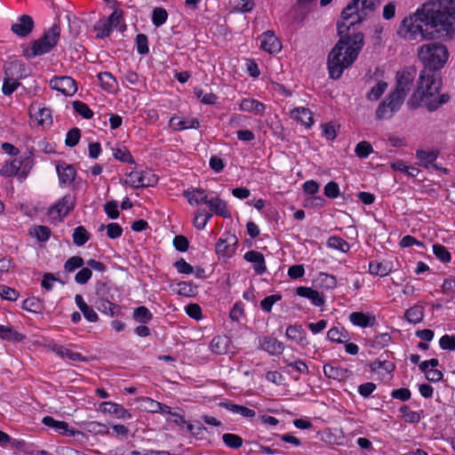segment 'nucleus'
Returning a JSON list of instances; mask_svg holds the SVG:
<instances>
[{
  "instance_id": "60",
  "label": "nucleus",
  "mask_w": 455,
  "mask_h": 455,
  "mask_svg": "<svg viewBox=\"0 0 455 455\" xmlns=\"http://www.w3.org/2000/svg\"><path fill=\"white\" fill-rule=\"evenodd\" d=\"M118 207V204H117V202L116 201H109V202H107L104 205V210H105V212L107 213V215L110 218V219H117L118 216H119V211L117 209Z\"/></svg>"
},
{
  "instance_id": "48",
  "label": "nucleus",
  "mask_w": 455,
  "mask_h": 455,
  "mask_svg": "<svg viewBox=\"0 0 455 455\" xmlns=\"http://www.w3.org/2000/svg\"><path fill=\"white\" fill-rule=\"evenodd\" d=\"M113 156L121 162L124 163H129V164H134V160L129 152L125 148H112Z\"/></svg>"
},
{
  "instance_id": "31",
  "label": "nucleus",
  "mask_w": 455,
  "mask_h": 455,
  "mask_svg": "<svg viewBox=\"0 0 455 455\" xmlns=\"http://www.w3.org/2000/svg\"><path fill=\"white\" fill-rule=\"evenodd\" d=\"M170 126L174 130H185L190 128H198L199 122L196 118L180 120L178 117H172L170 120Z\"/></svg>"
},
{
  "instance_id": "56",
  "label": "nucleus",
  "mask_w": 455,
  "mask_h": 455,
  "mask_svg": "<svg viewBox=\"0 0 455 455\" xmlns=\"http://www.w3.org/2000/svg\"><path fill=\"white\" fill-rule=\"evenodd\" d=\"M81 132L78 128H73L67 133L65 143L68 147H75L80 140Z\"/></svg>"
},
{
  "instance_id": "13",
  "label": "nucleus",
  "mask_w": 455,
  "mask_h": 455,
  "mask_svg": "<svg viewBox=\"0 0 455 455\" xmlns=\"http://www.w3.org/2000/svg\"><path fill=\"white\" fill-rule=\"evenodd\" d=\"M34 28V20L31 16L23 14L21 15L17 22L12 25V31L21 37L28 36Z\"/></svg>"
},
{
  "instance_id": "41",
  "label": "nucleus",
  "mask_w": 455,
  "mask_h": 455,
  "mask_svg": "<svg viewBox=\"0 0 455 455\" xmlns=\"http://www.w3.org/2000/svg\"><path fill=\"white\" fill-rule=\"evenodd\" d=\"M286 337L290 339H293L299 342H301L306 338L305 331L301 329L300 326L297 325H290L286 329Z\"/></svg>"
},
{
  "instance_id": "19",
  "label": "nucleus",
  "mask_w": 455,
  "mask_h": 455,
  "mask_svg": "<svg viewBox=\"0 0 455 455\" xmlns=\"http://www.w3.org/2000/svg\"><path fill=\"white\" fill-rule=\"evenodd\" d=\"M100 407L101 411L114 414L118 419H127L132 417L131 413L126 409L116 403L104 402L100 403Z\"/></svg>"
},
{
  "instance_id": "11",
  "label": "nucleus",
  "mask_w": 455,
  "mask_h": 455,
  "mask_svg": "<svg viewBox=\"0 0 455 455\" xmlns=\"http://www.w3.org/2000/svg\"><path fill=\"white\" fill-rule=\"evenodd\" d=\"M74 198L70 195H67L51 208L50 215L53 219L62 220L74 208Z\"/></svg>"
},
{
  "instance_id": "49",
  "label": "nucleus",
  "mask_w": 455,
  "mask_h": 455,
  "mask_svg": "<svg viewBox=\"0 0 455 455\" xmlns=\"http://www.w3.org/2000/svg\"><path fill=\"white\" fill-rule=\"evenodd\" d=\"M373 152L371 145L368 141L359 142L355 148V155L360 158H365Z\"/></svg>"
},
{
  "instance_id": "29",
  "label": "nucleus",
  "mask_w": 455,
  "mask_h": 455,
  "mask_svg": "<svg viewBox=\"0 0 455 455\" xmlns=\"http://www.w3.org/2000/svg\"><path fill=\"white\" fill-rule=\"evenodd\" d=\"M392 271V263L389 261H371L369 265V272L371 275L386 276Z\"/></svg>"
},
{
  "instance_id": "22",
  "label": "nucleus",
  "mask_w": 455,
  "mask_h": 455,
  "mask_svg": "<svg viewBox=\"0 0 455 455\" xmlns=\"http://www.w3.org/2000/svg\"><path fill=\"white\" fill-rule=\"evenodd\" d=\"M43 424L53 428L59 434L73 436L75 435V431L70 430L68 424L65 421L55 420L53 418L50 416H46L42 420Z\"/></svg>"
},
{
  "instance_id": "10",
  "label": "nucleus",
  "mask_w": 455,
  "mask_h": 455,
  "mask_svg": "<svg viewBox=\"0 0 455 455\" xmlns=\"http://www.w3.org/2000/svg\"><path fill=\"white\" fill-rule=\"evenodd\" d=\"M50 85L53 90L68 96L73 95L77 90L75 80L70 76L54 77L50 81Z\"/></svg>"
},
{
  "instance_id": "33",
  "label": "nucleus",
  "mask_w": 455,
  "mask_h": 455,
  "mask_svg": "<svg viewBox=\"0 0 455 455\" xmlns=\"http://www.w3.org/2000/svg\"><path fill=\"white\" fill-rule=\"evenodd\" d=\"M0 338L8 341H21L25 337L12 327L0 324Z\"/></svg>"
},
{
  "instance_id": "37",
  "label": "nucleus",
  "mask_w": 455,
  "mask_h": 455,
  "mask_svg": "<svg viewBox=\"0 0 455 455\" xmlns=\"http://www.w3.org/2000/svg\"><path fill=\"white\" fill-rule=\"evenodd\" d=\"M99 81L100 83L101 87L106 91H113L116 86V80L112 76V74L108 72L100 73L98 75Z\"/></svg>"
},
{
  "instance_id": "24",
  "label": "nucleus",
  "mask_w": 455,
  "mask_h": 455,
  "mask_svg": "<svg viewBox=\"0 0 455 455\" xmlns=\"http://www.w3.org/2000/svg\"><path fill=\"white\" fill-rule=\"evenodd\" d=\"M211 212L214 214L223 218H229L231 216L227 207V203L220 197H212L208 199L207 204Z\"/></svg>"
},
{
  "instance_id": "43",
  "label": "nucleus",
  "mask_w": 455,
  "mask_h": 455,
  "mask_svg": "<svg viewBox=\"0 0 455 455\" xmlns=\"http://www.w3.org/2000/svg\"><path fill=\"white\" fill-rule=\"evenodd\" d=\"M387 89V83L383 82V81L379 82L367 93L368 100H378Z\"/></svg>"
},
{
  "instance_id": "20",
  "label": "nucleus",
  "mask_w": 455,
  "mask_h": 455,
  "mask_svg": "<svg viewBox=\"0 0 455 455\" xmlns=\"http://www.w3.org/2000/svg\"><path fill=\"white\" fill-rule=\"evenodd\" d=\"M57 172L60 186L66 187L70 185L76 175L75 168L70 164L58 165Z\"/></svg>"
},
{
  "instance_id": "61",
  "label": "nucleus",
  "mask_w": 455,
  "mask_h": 455,
  "mask_svg": "<svg viewBox=\"0 0 455 455\" xmlns=\"http://www.w3.org/2000/svg\"><path fill=\"white\" fill-rule=\"evenodd\" d=\"M324 195L329 198H337L339 196V188L334 181L328 182L324 187Z\"/></svg>"
},
{
  "instance_id": "30",
  "label": "nucleus",
  "mask_w": 455,
  "mask_h": 455,
  "mask_svg": "<svg viewBox=\"0 0 455 455\" xmlns=\"http://www.w3.org/2000/svg\"><path fill=\"white\" fill-rule=\"evenodd\" d=\"M240 108L243 111L254 112L255 114L262 115L265 110V106L258 100L244 99L240 104Z\"/></svg>"
},
{
  "instance_id": "21",
  "label": "nucleus",
  "mask_w": 455,
  "mask_h": 455,
  "mask_svg": "<svg viewBox=\"0 0 455 455\" xmlns=\"http://www.w3.org/2000/svg\"><path fill=\"white\" fill-rule=\"evenodd\" d=\"M417 158L419 159V164L425 168H429L430 165L435 169L442 170L443 172H447L446 168H438L434 162L437 158V153L435 151L418 150L416 153Z\"/></svg>"
},
{
  "instance_id": "2",
  "label": "nucleus",
  "mask_w": 455,
  "mask_h": 455,
  "mask_svg": "<svg viewBox=\"0 0 455 455\" xmlns=\"http://www.w3.org/2000/svg\"><path fill=\"white\" fill-rule=\"evenodd\" d=\"M344 28L345 30H342L338 27L340 38L328 56V69L330 76L333 79L339 78L344 69L354 63L364 43L362 33H350L352 28Z\"/></svg>"
},
{
  "instance_id": "16",
  "label": "nucleus",
  "mask_w": 455,
  "mask_h": 455,
  "mask_svg": "<svg viewBox=\"0 0 455 455\" xmlns=\"http://www.w3.org/2000/svg\"><path fill=\"white\" fill-rule=\"evenodd\" d=\"M324 375L335 380H344L349 377L350 372L344 368L339 367L337 363H327L323 366Z\"/></svg>"
},
{
  "instance_id": "52",
  "label": "nucleus",
  "mask_w": 455,
  "mask_h": 455,
  "mask_svg": "<svg viewBox=\"0 0 455 455\" xmlns=\"http://www.w3.org/2000/svg\"><path fill=\"white\" fill-rule=\"evenodd\" d=\"M167 12L160 7L155 8L152 15V22L155 26H162L167 20Z\"/></svg>"
},
{
  "instance_id": "44",
  "label": "nucleus",
  "mask_w": 455,
  "mask_h": 455,
  "mask_svg": "<svg viewBox=\"0 0 455 455\" xmlns=\"http://www.w3.org/2000/svg\"><path fill=\"white\" fill-rule=\"evenodd\" d=\"M222 440L228 447L232 449H238L243 445V438L235 434H224Z\"/></svg>"
},
{
  "instance_id": "42",
  "label": "nucleus",
  "mask_w": 455,
  "mask_h": 455,
  "mask_svg": "<svg viewBox=\"0 0 455 455\" xmlns=\"http://www.w3.org/2000/svg\"><path fill=\"white\" fill-rule=\"evenodd\" d=\"M140 402L143 410L148 412L157 413L161 409V403L155 401L150 397H142L140 399Z\"/></svg>"
},
{
  "instance_id": "28",
  "label": "nucleus",
  "mask_w": 455,
  "mask_h": 455,
  "mask_svg": "<svg viewBox=\"0 0 455 455\" xmlns=\"http://www.w3.org/2000/svg\"><path fill=\"white\" fill-rule=\"evenodd\" d=\"M52 350L61 358H68L69 360L77 362L86 361V359L80 353L74 352L67 347H64L63 346L53 345L52 347Z\"/></svg>"
},
{
  "instance_id": "5",
  "label": "nucleus",
  "mask_w": 455,
  "mask_h": 455,
  "mask_svg": "<svg viewBox=\"0 0 455 455\" xmlns=\"http://www.w3.org/2000/svg\"><path fill=\"white\" fill-rule=\"evenodd\" d=\"M418 56L425 65L424 69H431L436 72L447 62L449 52L447 47L440 43H430L422 45L419 49Z\"/></svg>"
},
{
  "instance_id": "7",
  "label": "nucleus",
  "mask_w": 455,
  "mask_h": 455,
  "mask_svg": "<svg viewBox=\"0 0 455 455\" xmlns=\"http://www.w3.org/2000/svg\"><path fill=\"white\" fill-rule=\"evenodd\" d=\"M415 77L416 70L414 68H405L398 71L396 73V85L391 93L402 98L404 101L407 94L411 89Z\"/></svg>"
},
{
  "instance_id": "58",
  "label": "nucleus",
  "mask_w": 455,
  "mask_h": 455,
  "mask_svg": "<svg viewBox=\"0 0 455 455\" xmlns=\"http://www.w3.org/2000/svg\"><path fill=\"white\" fill-rule=\"evenodd\" d=\"M282 299V296L280 294H272V295H269L267 297H266L265 299H263L261 301H260V307L261 308L266 311V312H270L271 309H272V307L273 305L281 300Z\"/></svg>"
},
{
  "instance_id": "39",
  "label": "nucleus",
  "mask_w": 455,
  "mask_h": 455,
  "mask_svg": "<svg viewBox=\"0 0 455 455\" xmlns=\"http://www.w3.org/2000/svg\"><path fill=\"white\" fill-rule=\"evenodd\" d=\"M89 233L84 227L79 226L75 228L73 233V242L76 245H84L89 240Z\"/></svg>"
},
{
  "instance_id": "53",
  "label": "nucleus",
  "mask_w": 455,
  "mask_h": 455,
  "mask_svg": "<svg viewBox=\"0 0 455 455\" xmlns=\"http://www.w3.org/2000/svg\"><path fill=\"white\" fill-rule=\"evenodd\" d=\"M94 29L98 32L97 37L99 38H104L106 36H108L110 33L113 31L111 28V25L108 24L106 20H99L94 25Z\"/></svg>"
},
{
  "instance_id": "4",
  "label": "nucleus",
  "mask_w": 455,
  "mask_h": 455,
  "mask_svg": "<svg viewBox=\"0 0 455 455\" xmlns=\"http://www.w3.org/2000/svg\"><path fill=\"white\" fill-rule=\"evenodd\" d=\"M379 0H353L341 12V20L338 21L337 27L345 30L344 28H354L362 22L368 12L375 9Z\"/></svg>"
},
{
  "instance_id": "40",
  "label": "nucleus",
  "mask_w": 455,
  "mask_h": 455,
  "mask_svg": "<svg viewBox=\"0 0 455 455\" xmlns=\"http://www.w3.org/2000/svg\"><path fill=\"white\" fill-rule=\"evenodd\" d=\"M133 318L139 323H147L152 319V314L146 307L140 306L134 309Z\"/></svg>"
},
{
  "instance_id": "1",
  "label": "nucleus",
  "mask_w": 455,
  "mask_h": 455,
  "mask_svg": "<svg viewBox=\"0 0 455 455\" xmlns=\"http://www.w3.org/2000/svg\"><path fill=\"white\" fill-rule=\"evenodd\" d=\"M397 34L410 41L455 35V0H429L401 22Z\"/></svg>"
},
{
  "instance_id": "25",
  "label": "nucleus",
  "mask_w": 455,
  "mask_h": 455,
  "mask_svg": "<svg viewBox=\"0 0 455 455\" xmlns=\"http://www.w3.org/2000/svg\"><path fill=\"white\" fill-rule=\"evenodd\" d=\"M349 320L353 324L365 328L372 326L376 322V317L362 312H353L349 315Z\"/></svg>"
},
{
  "instance_id": "62",
  "label": "nucleus",
  "mask_w": 455,
  "mask_h": 455,
  "mask_svg": "<svg viewBox=\"0 0 455 455\" xmlns=\"http://www.w3.org/2000/svg\"><path fill=\"white\" fill-rule=\"evenodd\" d=\"M92 272L89 267H83L81 270H79L76 273V275L75 276V280L79 284H84L92 277Z\"/></svg>"
},
{
  "instance_id": "46",
  "label": "nucleus",
  "mask_w": 455,
  "mask_h": 455,
  "mask_svg": "<svg viewBox=\"0 0 455 455\" xmlns=\"http://www.w3.org/2000/svg\"><path fill=\"white\" fill-rule=\"evenodd\" d=\"M433 252L435 257L443 263L451 261V256L448 250L442 244L435 243L433 245Z\"/></svg>"
},
{
  "instance_id": "35",
  "label": "nucleus",
  "mask_w": 455,
  "mask_h": 455,
  "mask_svg": "<svg viewBox=\"0 0 455 455\" xmlns=\"http://www.w3.org/2000/svg\"><path fill=\"white\" fill-rule=\"evenodd\" d=\"M424 316V308L421 306H413L404 314V317L411 323H419Z\"/></svg>"
},
{
  "instance_id": "6",
  "label": "nucleus",
  "mask_w": 455,
  "mask_h": 455,
  "mask_svg": "<svg viewBox=\"0 0 455 455\" xmlns=\"http://www.w3.org/2000/svg\"><path fill=\"white\" fill-rule=\"evenodd\" d=\"M60 35V27L54 24L50 29L44 32V36L33 42V55H42L49 52L58 43Z\"/></svg>"
},
{
  "instance_id": "34",
  "label": "nucleus",
  "mask_w": 455,
  "mask_h": 455,
  "mask_svg": "<svg viewBox=\"0 0 455 455\" xmlns=\"http://www.w3.org/2000/svg\"><path fill=\"white\" fill-rule=\"evenodd\" d=\"M228 242H232V244L235 245L236 243V238L235 236H230L229 238H220L216 243V251L219 255L226 256L230 254L234 249L231 248V244Z\"/></svg>"
},
{
  "instance_id": "55",
  "label": "nucleus",
  "mask_w": 455,
  "mask_h": 455,
  "mask_svg": "<svg viewBox=\"0 0 455 455\" xmlns=\"http://www.w3.org/2000/svg\"><path fill=\"white\" fill-rule=\"evenodd\" d=\"M84 261L83 258H81L79 256H73L66 261L64 267H65L66 271L73 272L76 268L82 267L84 266Z\"/></svg>"
},
{
  "instance_id": "18",
  "label": "nucleus",
  "mask_w": 455,
  "mask_h": 455,
  "mask_svg": "<svg viewBox=\"0 0 455 455\" xmlns=\"http://www.w3.org/2000/svg\"><path fill=\"white\" fill-rule=\"evenodd\" d=\"M243 258L246 261L254 264L253 268L258 275H262L263 273L266 272L267 267L265 264V259L262 253L257 251H249L244 254Z\"/></svg>"
},
{
  "instance_id": "59",
  "label": "nucleus",
  "mask_w": 455,
  "mask_h": 455,
  "mask_svg": "<svg viewBox=\"0 0 455 455\" xmlns=\"http://www.w3.org/2000/svg\"><path fill=\"white\" fill-rule=\"evenodd\" d=\"M22 307L30 312H39L42 308V304L36 298H28L23 301Z\"/></svg>"
},
{
  "instance_id": "14",
  "label": "nucleus",
  "mask_w": 455,
  "mask_h": 455,
  "mask_svg": "<svg viewBox=\"0 0 455 455\" xmlns=\"http://www.w3.org/2000/svg\"><path fill=\"white\" fill-rule=\"evenodd\" d=\"M260 48L270 54L277 53L281 51L282 45L277 37L272 31H267L259 37Z\"/></svg>"
},
{
  "instance_id": "54",
  "label": "nucleus",
  "mask_w": 455,
  "mask_h": 455,
  "mask_svg": "<svg viewBox=\"0 0 455 455\" xmlns=\"http://www.w3.org/2000/svg\"><path fill=\"white\" fill-rule=\"evenodd\" d=\"M327 337L330 340L337 343H343L347 339V334L338 327L330 329L327 332Z\"/></svg>"
},
{
  "instance_id": "50",
  "label": "nucleus",
  "mask_w": 455,
  "mask_h": 455,
  "mask_svg": "<svg viewBox=\"0 0 455 455\" xmlns=\"http://www.w3.org/2000/svg\"><path fill=\"white\" fill-rule=\"evenodd\" d=\"M400 411L403 415V418L406 422L409 423H418L420 420L419 413L411 411L408 406L403 405L401 407Z\"/></svg>"
},
{
  "instance_id": "47",
  "label": "nucleus",
  "mask_w": 455,
  "mask_h": 455,
  "mask_svg": "<svg viewBox=\"0 0 455 455\" xmlns=\"http://www.w3.org/2000/svg\"><path fill=\"white\" fill-rule=\"evenodd\" d=\"M232 7L241 12H251L254 7V3L251 0H231Z\"/></svg>"
},
{
  "instance_id": "36",
  "label": "nucleus",
  "mask_w": 455,
  "mask_h": 455,
  "mask_svg": "<svg viewBox=\"0 0 455 455\" xmlns=\"http://www.w3.org/2000/svg\"><path fill=\"white\" fill-rule=\"evenodd\" d=\"M21 164V161L18 159L6 163L0 170V174L4 177L14 176L19 172Z\"/></svg>"
},
{
  "instance_id": "45",
  "label": "nucleus",
  "mask_w": 455,
  "mask_h": 455,
  "mask_svg": "<svg viewBox=\"0 0 455 455\" xmlns=\"http://www.w3.org/2000/svg\"><path fill=\"white\" fill-rule=\"evenodd\" d=\"M19 85L20 83L16 79L10 77L6 70L2 88L3 93L4 95H11Z\"/></svg>"
},
{
  "instance_id": "32",
  "label": "nucleus",
  "mask_w": 455,
  "mask_h": 455,
  "mask_svg": "<svg viewBox=\"0 0 455 455\" xmlns=\"http://www.w3.org/2000/svg\"><path fill=\"white\" fill-rule=\"evenodd\" d=\"M220 405L234 413L240 414L244 418H252L255 416V411L243 405H238L231 403H220Z\"/></svg>"
},
{
  "instance_id": "57",
  "label": "nucleus",
  "mask_w": 455,
  "mask_h": 455,
  "mask_svg": "<svg viewBox=\"0 0 455 455\" xmlns=\"http://www.w3.org/2000/svg\"><path fill=\"white\" fill-rule=\"evenodd\" d=\"M98 309L104 314L113 316L116 314L117 306L107 299H100Z\"/></svg>"
},
{
  "instance_id": "64",
  "label": "nucleus",
  "mask_w": 455,
  "mask_h": 455,
  "mask_svg": "<svg viewBox=\"0 0 455 455\" xmlns=\"http://www.w3.org/2000/svg\"><path fill=\"white\" fill-rule=\"evenodd\" d=\"M442 291L447 295L455 297V278H449L444 280L442 285Z\"/></svg>"
},
{
  "instance_id": "15",
  "label": "nucleus",
  "mask_w": 455,
  "mask_h": 455,
  "mask_svg": "<svg viewBox=\"0 0 455 455\" xmlns=\"http://www.w3.org/2000/svg\"><path fill=\"white\" fill-rule=\"evenodd\" d=\"M260 347L272 355H279L283 352V344L275 338L264 337L259 340Z\"/></svg>"
},
{
  "instance_id": "3",
  "label": "nucleus",
  "mask_w": 455,
  "mask_h": 455,
  "mask_svg": "<svg viewBox=\"0 0 455 455\" xmlns=\"http://www.w3.org/2000/svg\"><path fill=\"white\" fill-rule=\"evenodd\" d=\"M441 85V76L437 72L431 69H423L420 72L417 89L412 94V99L419 101L429 111H435L450 100L448 94H440Z\"/></svg>"
},
{
  "instance_id": "23",
  "label": "nucleus",
  "mask_w": 455,
  "mask_h": 455,
  "mask_svg": "<svg viewBox=\"0 0 455 455\" xmlns=\"http://www.w3.org/2000/svg\"><path fill=\"white\" fill-rule=\"evenodd\" d=\"M231 341L227 336L214 337L210 343V349L217 355H225L228 352Z\"/></svg>"
},
{
  "instance_id": "17",
  "label": "nucleus",
  "mask_w": 455,
  "mask_h": 455,
  "mask_svg": "<svg viewBox=\"0 0 455 455\" xmlns=\"http://www.w3.org/2000/svg\"><path fill=\"white\" fill-rule=\"evenodd\" d=\"M296 293L308 299L315 306L321 307L324 304V296L310 287L299 286L296 289Z\"/></svg>"
},
{
  "instance_id": "27",
  "label": "nucleus",
  "mask_w": 455,
  "mask_h": 455,
  "mask_svg": "<svg viewBox=\"0 0 455 455\" xmlns=\"http://www.w3.org/2000/svg\"><path fill=\"white\" fill-rule=\"evenodd\" d=\"M291 117L306 127H310L313 124V114L306 108H294L291 113Z\"/></svg>"
},
{
  "instance_id": "8",
  "label": "nucleus",
  "mask_w": 455,
  "mask_h": 455,
  "mask_svg": "<svg viewBox=\"0 0 455 455\" xmlns=\"http://www.w3.org/2000/svg\"><path fill=\"white\" fill-rule=\"evenodd\" d=\"M403 103L402 98L389 93L376 109V119L385 120L391 118L401 108Z\"/></svg>"
},
{
  "instance_id": "12",
  "label": "nucleus",
  "mask_w": 455,
  "mask_h": 455,
  "mask_svg": "<svg viewBox=\"0 0 455 455\" xmlns=\"http://www.w3.org/2000/svg\"><path fill=\"white\" fill-rule=\"evenodd\" d=\"M29 115L38 124L43 126L50 125L52 122L51 110L42 108L38 103H33L29 108Z\"/></svg>"
},
{
  "instance_id": "63",
  "label": "nucleus",
  "mask_w": 455,
  "mask_h": 455,
  "mask_svg": "<svg viewBox=\"0 0 455 455\" xmlns=\"http://www.w3.org/2000/svg\"><path fill=\"white\" fill-rule=\"evenodd\" d=\"M440 347L445 350H455V336L443 335L439 340Z\"/></svg>"
},
{
  "instance_id": "26",
  "label": "nucleus",
  "mask_w": 455,
  "mask_h": 455,
  "mask_svg": "<svg viewBox=\"0 0 455 455\" xmlns=\"http://www.w3.org/2000/svg\"><path fill=\"white\" fill-rule=\"evenodd\" d=\"M183 196L188 199V204L191 205L207 204L208 201L205 191L202 188H196L191 191L185 190Z\"/></svg>"
},
{
  "instance_id": "51",
  "label": "nucleus",
  "mask_w": 455,
  "mask_h": 455,
  "mask_svg": "<svg viewBox=\"0 0 455 455\" xmlns=\"http://www.w3.org/2000/svg\"><path fill=\"white\" fill-rule=\"evenodd\" d=\"M73 108L76 112H77L84 118L90 119L93 116V112L90 109V108L84 102L76 100L73 102Z\"/></svg>"
},
{
  "instance_id": "38",
  "label": "nucleus",
  "mask_w": 455,
  "mask_h": 455,
  "mask_svg": "<svg viewBox=\"0 0 455 455\" xmlns=\"http://www.w3.org/2000/svg\"><path fill=\"white\" fill-rule=\"evenodd\" d=\"M327 245L342 252H347L350 249L349 243L339 236H331L327 241Z\"/></svg>"
},
{
  "instance_id": "9",
  "label": "nucleus",
  "mask_w": 455,
  "mask_h": 455,
  "mask_svg": "<svg viewBox=\"0 0 455 455\" xmlns=\"http://www.w3.org/2000/svg\"><path fill=\"white\" fill-rule=\"evenodd\" d=\"M156 182L157 177L150 171L131 172L125 180V184L135 188L151 187Z\"/></svg>"
}]
</instances>
